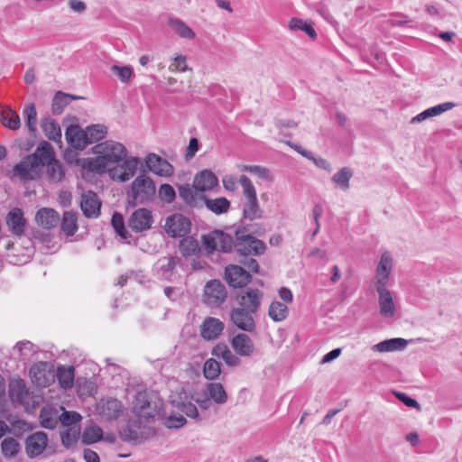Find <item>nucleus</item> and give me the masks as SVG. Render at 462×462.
Wrapping results in <instances>:
<instances>
[{
    "label": "nucleus",
    "instance_id": "60",
    "mask_svg": "<svg viewBox=\"0 0 462 462\" xmlns=\"http://www.w3.org/2000/svg\"><path fill=\"white\" fill-rule=\"evenodd\" d=\"M322 215H323V207L320 204H316L312 209V216H313V219H314V222L316 225V228H315L314 232L312 233V237H314L319 231L320 224H319V219Z\"/></svg>",
    "mask_w": 462,
    "mask_h": 462
},
{
    "label": "nucleus",
    "instance_id": "26",
    "mask_svg": "<svg viewBox=\"0 0 462 462\" xmlns=\"http://www.w3.org/2000/svg\"><path fill=\"white\" fill-rule=\"evenodd\" d=\"M218 184L216 175L208 170L198 173L193 180V188L198 191H208L213 189Z\"/></svg>",
    "mask_w": 462,
    "mask_h": 462
},
{
    "label": "nucleus",
    "instance_id": "56",
    "mask_svg": "<svg viewBox=\"0 0 462 462\" xmlns=\"http://www.w3.org/2000/svg\"><path fill=\"white\" fill-rule=\"evenodd\" d=\"M186 419L180 414H172L164 419V425L169 429H180L186 424Z\"/></svg>",
    "mask_w": 462,
    "mask_h": 462
},
{
    "label": "nucleus",
    "instance_id": "2",
    "mask_svg": "<svg viewBox=\"0 0 462 462\" xmlns=\"http://www.w3.org/2000/svg\"><path fill=\"white\" fill-rule=\"evenodd\" d=\"M393 267V258L388 252H384L376 268V290L379 294L380 313L385 318L394 315L395 308L393 297L386 289L390 273Z\"/></svg>",
    "mask_w": 462,
    "mask_h": 462
},
{
    "label": "nucleus",
    "instance_id": "59",
    "mask_svg": "<svg viewBox=\"0 0 462 462\" xmlns=\"http://www.w3.org/2000/svg\"><path fill=\"white\" fill-rule=\"evenodd\" d=\"M456 106V104L453 102H445L439 104L437 106L430 107L432 116H439L446 111H448Z\"/></svg>",
    "mask_w": 462,
    "mask_h": 462
},
{
    "label": "nucleus",
    "instance_id": "13",
    "mask_svg": "<svg viewBox=\"0 0 462 462\" xmlns=\"http://www.w3.org/2000/svg\"><path fill=\"white\" fill-rule=\"evenodd\" d=\"M153 223L152 213L148 208H138L128 219V226L135 233L149 230Z\"/></svg>",
    "mask_w": 462,
    "mask_h": 462
},
{
    "label": "nucleus",
    "instance_id": "44",
    "mask_svg": "<svg viewBox=\"0 0 462 462\" xmlns=\"http://www.w3.org/2000/svg\"><path fill=\"white\" fill-rule=\"evenodd\" d=\"M352 176V171L347 167H344L333 175L332 181L343 190H346L349 189V180Z\"/></svg>",
    "mask_w": 462,
    "mask_h": 462
},
{
    "label": "nucleus",
    "instance_id": "23",
    "mask_svg": "<svg viewBox=\"0 0 462 462\" xmlns=\"http://www.w3.org/2000/svg\"><path fill=\"white\" fill-rule=\"evenodd\" d=\"M6 224L12 234L18 236L23 235L26 228V219L23 217V210L19 208L10 210L6 216Z\"/></svg>",
    "mask_w": 462,
    "mask_h": 462
},
{
    "label": "nucleus",
    "instance_id": "17",
    "mask_svg": "<svg viewBox=\"0 0 462 462\" xmlns=\"http://www.w3.org/2000/svg\"><path fill=\"white\" fill-rule=\"evenodd\" d=\"M225 277L231 287L241 288L251 281L250 273L239 265L230 264L226 267Z\"/></svg>",
    "mask_w": 462,
    "mask_h": 462
},
{
    "label": "nucleus",
    "instance_id": "4",
    "mask_svg": "<svg viewBox=\"0 0 462 462\" xmlns=\"http://www.w3.org/2000/svg\"><path fill=\"white\" fill-rule=\"evenodd\" d=\"M162 408V400L152 391H140L133 402V413L140 420L154 418Z\"/></svg>",
    "mask_w": 462,
    "mask_h": 462
},
{
    "label": "nucleus",
    "instance_id": "7",
    "mask_svg": "<svg viewBox=\"0 0 462 462\" xmlns=\"http://www.w3.org/2000/svg\"><path fill=\"white\" fill-rule=\"evenodd\" d=\"M179 269L184 270V266L180 258L177 256L162 258L153 268L158 279L168 282H175L181 277Z\"/></svg>",
    "mask_w": 462,
    "mask_h": 462
},
{
    "label": "nucleus",
    "instance_id": "36",
    "mask_svg": "<svg viewBox=\"0 0 462 462\" xmlns=\"http://www.w3.org/2000/svg\"><path fill=\"white\" fill-rule=\"evenodd\" d=\"M168 23L180 38L189 40L195 38V32L192 29L180 19L171 17Z\"/></svg>",
    "mask_w": 462,
    "mask_h": 462
},
{
    "label": "nucleus",
    "instance_id": "25",
    "mask_svg": "<svg viewBox=\"0 0 462 462\" xmlns=\"http://www.w3.org/2000/svg\"><path fill=\"white\" fill-rule=\"evenodd\" d=\"M231 346L236 354L241 356H250L254 352L253 340L245 333L235 336L231 341Z\"/></svg>",
    "mask_w": 462,
    "mask_h": 462
},
{
    "label": "nucleus",
    "instance_id": "33",
    "mask_svg": "<svg viewBox=\"0 0 462 462\" xmlns=\"http://www.w3.org/2000/svg\"><path fill=\"white\" fill-rule=\"evenodd\" d=\"M206 393L210 398L212 402L217 404H225L227 402L228 396L220 383H209L206 386Z\"/></svg>",
    "mask_w": 462,
    "mask_h": 462
},
{
    "label": "nucleus",
    "instance_id": "19",
    "mask_svg": "<svg viewBox=\"0 0 462 462\" xmlns=\"http://www.w3.org/2000/svg\"><path fill=\"white\" fill-rule=\"evenodd\" d=\"M98 414L106 420L117 419L123 412L121 402L114 398L102 399L97 407Z\"/></svg>",
    "mask_w": 462,
    "mask_h": 462
},
{
    "label": "nucleus",
    "instance_id": "63",
    "mask_svg": "<svg viewBox=\"0 0 462 462\" xmlns=\"http://www.w3.org/2000/svg\"><path fill=\"white\" fill-rule=\"evenodd\" d=\"M223 186L226 190L234 191L236 189V184L239 182L233 175H226L223 180Z\"/></svg>",
    "mask_w": 462,
    "mask_h": 462
},
{
    "label": "nucleus",
    "instance_id": "28",
    "mask_svg": "<svg viewBox=\"0 0 462 462\" xmlns=\"http://www.w3.org/2000/svg\"><path fill=\"white\" fill-rule=\"evenodd\" d=\"M35 221L40 226L51 229L58 225L60 215L52 208H42L37 211Z\"/></svg>",
    "mask_w": 462,
    "mask_h": 462
},
{
    "label": "nucleus",
    "instance_id": "8",
    "mask_svg": "<svg viewBox=\"0 0 462 462\" xmlns=\"http://www.w3.org/2000/svg\"><path fill=\"white\" fill-rule=\"evenodd\" d=\"M202 243L209 254L214 251L228 253L235 246L233 237L221 230H214L202 236Z\"/></svg>",
    "mask_w": 462,
    "mask_h": 462
},
{
    "label": "nucleus",
    "instance_id": "43",
    "mask_svg": "<svg viewBox=\"0 0 462 462\" xmlns=\"http://www.w3.org/2000/svg\"><path fill=\"white\" fill-rule=\"evenodd\" d=\"M61 229L67 236H73L78 229L77 215L74 212L67 211L63 214Z\"/></svg>",
    "mask_w": 462,
    "mask_h": 462
},
{
    "label": "nucleus",
    "instance_id": "62",
    "mask_svg": "<svg viewBox=\"0 0 462 462\" xmlns=\"http://www.w3.org/2000/svg\"><path fill=\"white\" fill-rule=\"evenodd\" d=\"M69 9L78 14H83L87 10V5L81 0H69Z\"/></svg>",
    "mask_w": 462,
    "mask_h": 462
},
{
    "label": "nucleus",
    "instance_id": "50",
    "mask_svg": "<svg viewBox=\"0 0 462 462\" xmlns=\"http://www.w3.org/2000/svg\"><path fill=\"white\" fill-rule=\"evenodd\" d=\"M2 121L4 125L11 130H16L21 125L19 115L12 109H6L3 111Z\"/></svg>",
    "mask_w": 462,
    "mask_h": 462
},
{
    "label": "nucleus",
    "instance_id": "15",
    "mask_svg": "<svg viewBox=\"0 0 462 462\" xmlns=\"http://www.w3.org/2000/svg\"><path fill=\"white\" fill-rule=\"evenodd\" d=\"M139 160L131 157L123 161L121 164L109 171L110 177L117 181L125 182L129 180L137 171Z\"/></svg>",
    "mask_w": 462,
    "mask_h": 462
},
{
    "label": "nucleus",
    "instance_id": "53",
    "mask_svg": "<svg viewBox=\"0 0 462 462\" xmlns=\"http://www.w3.org/2000/svg\"><path fill=\"white\" fill-rule=\"evenodd\" d=\"M2 452L6 457H14L19 451V444L13 438L5 439L1 445Z\"/></svg>",
    "mask_w": 462,
    "mask_h": 462
},
{
    "label": "nucleus",
    "instance_id": "49",
    "mask_svg": "<svg viewBox=\"0 0 462 462\" xmlns=\"http://www.w3.org/2000/svg\"><path fill=\"white\" fill-rule=\"evenodd\" d=\"M30 133H34L37 126V112L34 104L27 105L23 112Z\"/></svg>",
    "mask_w": 462,
    "mask_h": 462
},
{
    "label": "nucleus",
    "instance_id": "46",
    "mask_svg": "<svg viewBox=\"0 0 462 462\" xmlns=\"http://www.w3.org/2000/svg\"><path fill=\"white\" fill-rule=\"evenodd\" d=\"M103 437V430L97 425L87 427L82 434V440L85 444H93L99 441Z\"/></svg>",
    "mask_w": 462,
    "mask_h": 462
},
{
    "label": "nucleus",
    "instance_id": "48",
    "mask_svg": "<svg viewBox=\"0 0 462 462\" xmlns=\"http://www.w3.org/2000/svg\"><path fill=\"white\" fill-rule=\"evenodd\" d=\"M220 364L214 358L208 359L203 365V374L208 380H215L220 374Z\"/></svg>",
    "mask_w": 462,
    "mask_h": 462
},
{
    "label": "nucleus",
    "instance_id": "61",
    "mask_svg": "<svg viewBox=\"0 0 462 462\" xmlns=\"http://www.w3.org/2000/svg\"><path fill=\"white\" fill-rule=\"evenodd\" d=\"M249 172L256 174L257 176H259L260 178H262L263 180H272L270 171L267 168L263 167V166L252 165L251 169H249Z\"/></svg>",
    "mask_w": 462,
    "mask_h": 462
},
{
    "label": "nucleus",
    "instance_id": "11",
    "mask_svg": "<svg viewBox=\"0 0 462 462\" xmlns=\"http://www.w3.org/2000/svg\"><path fill=\"white\" fill-rule=\"evenodd\" d=\"M226 297V289L221 282L212 280L207 282L204 288V302L208 306L211 308L219 307L225 302Z\"/></svg>",
    "mask_w": 462,
    "mask_h": 462
},
{
    "label": "nucleus",
    "instance_id": "21",
    "mask_svg": "<svg viewBox=\"0 0 462 462\" xmlns=\"http://www.w3.org/2000/svg\"><path fill=\"white\" fill-rule=\"evenodd\" d=\"M225 328L224 323L213 317L206 318L200 326V336L206 340L217 339Z\"/></svg>",
    "mask_w": 462,
    "mask_h": 462
},
{
    "label": "nucleus",
    "instance_id": "30",
    "mask_svg": "<svg viewBox=\"0 0 462 462\" xmlns=\"http://www.w3.org/2000/svg\"><path fill=\"white\" fill-rule=\"evenodd\" d=\"M55 378L58 379L61 388L67 390L72 388L75 378V368L72 365H59L55 371Z\"/></svg>",
    "mask_w": 462,
    "mask_h": 462
},
{
    "label": "nucleus",
    "instance_id": "54",
    "mask_svg": "<svg viewBox=\"0 0 462 462\" xmlns=\"http://www.w3.org/2000/svg\"><path fill=\"white\" fill-rule=\"evenodd\" d=\"M158 196L162 201L170 204L174 201L176 192L170 184H162L159 189Z\"/></svg>",
    "mask_w": 462,
    "mask_h": 462
},
{
    "label": "nucleus",
    "instance_id": "10",
    "mask_svg": "<svg viewBox=\"0 0 462 462\" xmlns=\"http://www.w3.org/2000/svg\"><path fill=\"white\" fill-rule=\"evenodd\" d=\"M32 382L38 387H47L55 381L54 365L50 362H38L29 371Z\"/></svg>",
    "mask_w": 462,
    "mask_h": 462
},
{
    "label": "nucleus",
    "instance_id": "5",
    "mask_svg": "<svg viewBox=\"0 0 462 462\" xmlns=\"http://www.w3.org/2000/svg\"><path fill=\"white\" fill-rule=\"evenodd\" d=\"M155 185L152 180L145 175H139L133 181L128 193L127 202L130 207L150 202L155 195Z\"/></svg>",
    "mask_w": 462,
    "mask_h": 462
},
{
    "label": "nucleus",
    "instance_id": "14",
    "mask_svg": "<svg viewBox=\"0 0 462 462\" xmlns=\"http://www.w3.org/2000/svg\"><path fill=\"white\" fill-rule=\"evenodd\" d=\"M263 293L258 289H246L236 296L240 308L256 313L261 306Z\"/></svg>",
    "mask_w": 462,
    "mask_h": 462
},
{
    "label": "nucleus",
    "instance_id": "38",
    "mask_svg": "<svg viewBox=\"0 0 462 462\" xmlns=\"http://www.w3.org/2000/svg\"><path fill=\"white\" fill-rule=\"evenodd\" d=\"M268 315L274 322H281L287 319L289 309L285 303L274 300L269 306Z\"/></svg>",
    "mask_w": 462,
    "mask_h": 462
},
{
    "label": "nucleus",
    "instance_id": "20",
    "mask_svg": "<svg viewBox=\"0 0 462 462\" xmlns=\"http://www.w3.org/2000/svg\"><path fill=\"white\" fill-rule=\"evenodd\" d=\"M145 162L148 169L156 175L170 177L174 172L173 166L155 153H150L147 156Z\"/></svg>",
    "mask_w": 462,
    "mask_h": 462
},
{
    "label": "nucleus",
    "instance_id": "18",
    "mask_svg": "<svg viewBox=\"0 0 462 462\" xmlns=\"http://www.w3.org/2000/svg\"><path fill=\"white\" fill-rule=\"evenodd\" d=\"M48 444L47 434L37 431L27 437L25 440V451L29 457L33 458L43 453Z\"/></svg>",
    "mask_w": 462,
    "mask_h": 462
},
{
    "label": "nucleus",
    "instance_id": "34",
    "mask_svg": "<svg viewBox=\"0 0 462 462\" xmlns=\"http://www.w3.org/2000/svg\"><path fill=\"white\" fill-rule=\"evenodd\" d=\"M404 349V338L395 337L375 344L373 350L380 353L393 352Z\"/></svg>",
    "mask_w": 462,
    "mask_h": 462
},
{
    "label": "nucleus",
    "instance_id": "35",
    "mask_svg": "<svg viewBox=\"0 0 462 462\" xmlns=\"http://www.w3.org/2000/svg\"><path fill=\"white\" fill-rule=\"evenodd\" d=\"M204 203L206 208L216 215L226 213L230 208V201L224 197L217 199L205 198Z\"/></svg>",
    "mask_w": 462,
    "mask_h": 462
},
{
    "label": "nucleus",
    "instance_id": "32",
    "mask_svg": "<svg viewBox=\"0 0 462 462\" xmlns=\"http://www.w3.org/2000/svg\"><path fill=\"white\" fill-rule=\"evenodd\" d=\"M41 127L46 137L55 143L61 141V129L60 125L50 117L42 120Z\"/></svg>",
    "mask_w": 462,
    "mask_h": 462
},
{
    "label": "nucleus",
    "instance_id": "58",
    "mask_svg": "<svg viewBox=\"0 0 462 462\" xmlns=\"http://www.w3.org/2000/svg\"><path fill=\"white\" fill-rule=\"evenodd\" d=\"M180 410L181 412H183L186 416L198 420H200L201 418L199 417L197 406L192 402H182L180 405Z\"/></svg>",
    "mask_w": 462,
    "mask_h": 462
},
{
    "label": "nucleus",
    "instance_id": "64",
    "mask_svg": "<svg viewBox=\"0 0 462 462\" xmlns=\"http://www.w3.org/2000/svg\"><path fill=\"white\" fill-rule=\"evenodd\" d=\"M230 351V349L227 347L225 344H217L213 349H212V356L221 358L222 360L224 357L227 355V353Z\"/></svg>",
    "mask_w": 462,
    "mask_h": 462
},
{
    "label": "nucleus",
    "instance_id": "31",
    "mask_svg": "<svg viewBox=\"0 0 462 462\" xmlns=\"http://www.w3.org/2000/svg\"><path fill=\"white\" fill-rule=\"evenodd\" d=\"M60 411L52 406H45L40 411L41 425L45 429L53 430L59 423Z\"/></svg>",
    "mask_w": 462,
    "mask_h": 462
},
{
    "label": "nucleus",
    "instance_id": "57",
    "mask_svg": "<svg viewBox=\"0 0 462 462\" xmlns=\"http://www.w3.org/2000/svg\"><path fill=\"white\" fill-rule=\"evenodd\" d=\"M111 223L116 232L123 238L127 237V231L125 227L124 218L121 214L115 213L112 216Z\"/></svg>",
    "mask_w": 462,
    "mask_h": 462
},
{
    "label": "nucleus",
    "instance_id": "29",
    "mask_svg": "<svg viewBox=\"0 0 462 462\" xmlns=\"http://www.w3.org/2000/svg\"><path fill=\"white\" fill-rule=\"evenodd\" d=\"M42 168L46 166V174L52 182H60L64 177V169L61 163L55 159V152L51 147V159L48 162L41 161Z\"/></svg>",
    "mask_w": 462,
    "mask_h": 462
},
{
    "label": "nucleus",
    "instance_id": "12",
    "mask_svg": "<svg viewBox=\"0 0 462 462\" xmlns=\"http://www.w3.org/2000/svg\"><path fill=\"white\" fill-rule=\"evenodd\" d=\"M164 230L171 237H184L190 231V222L183 215L176 213L166 218Z\"/></svg>",
    "mask_w": 462,
    "mask_h": 462
},
{
    "label": "nucleus",
    "instance_id": "9",
    "mask_svg": "<svg viewBox=\"0 0 462 462\" xmlns=\"http://www.w3.org/2000/svg\"><path fill=\"white\" fill-rule=\"evenodd\" d=\"M236 242L235 249L240 255H261L266 250L265 244L251 235H242L239 231L236 232Z\"/></svg>",
    "mask_w": 462,
    "mask_h": 462
},
{
    "label": "nucleus",
    "instance_id": "42",
    "mask_svg": "<svg viewBox=\"0 0 462 462\" xmlns=\"http://www.w3.org/2000/svg\"><path fill=\"white\" fill-rule=\"evenodd\" d=\"M14 350L19 353L21 359L27 360L38 352V347L30 341H20L14 346Z\"/></svg>",
    "mask_w": 462,
    "mask_h": 462
},
{
    "label": "nucleus",
    "instance_id": "51",
    "mask_svg": "<svg viewBox=\"0 0 462 462\" xmlns=\"http://www.w3.org/2000/svg\"><path fill=\"white\" fill-rule=\"evenodd\" d=\"M111 71L116 75L123 83H127L133 76V68L129 65L119 66L114 64L111 67Z\"/></svg>",
    "mask_w": 462,
    "mask_h": 462
},
{
    "label": "nucleus",
    "instance_id": "52",
    "mask_svg": "<svg viewBox=\"0 0 462 462\" xmlns=\"http://www.w3.org/2000/svg\"><path fill=\"white\" fill-rule=\"evenodd\" d=\"M169 69L172 72H185L190 70L187 64V57L182 54H178L172 59Z\"/></svg>",
    "mask_w": 462,
    "mask_h": 462
},
{
    "label": "nucleus",
    "instance_id": "39",
    "mask_svg": "<svg viewBox=\"0 0 462 462\" xmlns=\"http://www.w3.org/2000/svg\"><path fill=\"white\" fill-rule=\"evenodd\" d=\"M80 98V97L66 94L63 92H58L52 100V112L53 114L60 115L63 112L65 106H67L72 100Z\"/></svg>",
    "mask_w": 462,
    "mask_h": 462
},
{
    "label": "nucleus",
    "instance_id": "47",
    "mask_svg": "<svg viewBox=\"0 0 462 462\" xmlns=\"http://www.w3.org/2000/svg\"><path fill=\"white\" fill-rule=\"evenodd\" d=\"M80 434V427L79 426H72L69 428H65L63 431L60 432V438L62 444L69 448L72 444H74Z\"/></svg>",
    "mask_w": 462,
    "mask_h": 462
},
{
    "label": "nucleus",
    "instance_id": "22",
    "mask_svg": "<svg viewBox=\"0 0 462 462\" xmlns=\"http://www.w3.org/2000/svg\"><path fill=\"white\" fill-rule=\"evenodd\" d=\"M80 207L87 217H97L100 215L101 202L93 191H88L81 197Z\"/></svg>",
    "mask_w": 462,
    "mask_h": 462
},
{
    "label": "nucleus",
    "instance_id": "6",
    "mask_svg": "<svg viewBox=\"0 0 462 462\" xmlns=\"http://www.w3.org/2000/svg\"><path fill=\"white\" fill-rule=\"evenodd\" d=\"M239 183L246 199V201L243 204L244 217L251 221L261 218L263 217V210L259 206L256 189L252 181L247 176L242 175L239 178Z\"/></svg>",
    "mask_w": 462,
    "mask_h": 462
},
{
    "label": "nucleus",
    "instance_id": "40",
    "mask_svg": "<svg viewBox=\"0 0 462 462\" xmlns=\"http://www.w3.org/2000/svg\"><path fill=\"white\" fill-rule=\"evenodd\" d=\"M180 252L185 257L196 255L200 252L199 242L191 236L184 237L180 242Z\"/></svg>",
    "mask_w": 462,
    "mask_h": 462
},
{
    "label": "nucleus",
    "instance_id": "37",
    "mask_svg": "<svg viewBox=\"0 0 462 462\" xmlns=\"http://www.w3.org/2000/svg\"><path fill=\"white\" fill-rule=\"evenodd\" d=\"M84 130L88 145L104 139L107 134V127L101 124L88 125Z\"/></svg>",
    "mask_w": 462,
    "mask_h": 462
},
{
    "label": "nucleus",
    "instance_id": "41",
    "mask_svg": "<svg viewBox=\"0 0 462 462\" xmlns=\"http://www.w3.org/2000/svg\"><path fill=\"white\" fill-rule=\"evenodd\" d=\"M288 28L291 31H302L311 39L317 37V33L310 23L299 18H291L289 21Z\"/></svg>",
    "mask_w": 462,
    "mask_h": 462
},
{
    "label": "nucleus",
    "instance_id": "3",
    "mask_svg": "<svg viewBox=\"0 0 462 462\" xmlns=\"http://www.w3.org/2000/svg\"><path fill=\"white\" fill-rule=\"evenodd\" d=\"M51 159V145L42 141L40 143L35 152L24 157L14 168V175L23 180H32L39 178L42 173V163L50 162Z\"/></svg>",
    "mask_w": 462,
    "mask_h": 462
},
{
    "label": "nucleus",
    "instance_id": "55",
    "mask_svg": "<svg viewBox=\"0 0 462 462\" xmlns=\"http://www.w3.org/2000/svg\"><path fill=\"white\" fill-rule=\"evenodd\" d=\"M179 194L183 201L189 205H193L196 201L197 195L194 191V188L190 187L189 184L180 186Z\"/></svg>",
    "mask_w": 462,
    "mask_h": 462
},
{
    "label": "nucleus",
    "instance_id": "1",
    "mask_svg": "<svg viewBox=\"0 0 462 462\" xmlns=\"http://www.w3.org/2000/svg\"><path fill=\"white\" fill-rule=\"evenodd\" d=\"M95 158H85L80 165L89 172L102 174L111 164L119 163L126 157V148L121 143L107 140L92 148Z\"/></svg>",
    "mask_w": 462,
    "mask_h": 462
},
{
    "label": "nucleus",
    "instance_id": "45",
    "mask_svg": "<svg viewBox=\"0 0 462 462\" xmlns=\"http://www.w3.org/2000/svg\"><path fill=\"white\" fill-rule=\"evenodd\" d=\"M62 412L60 414L59 421L62 424L63 428L72 426H79V422L81 420V415L76 411H68L63 407L60 408Z\"/></svg>",
    "mask_w": 462,
    "mask_h": 462
},
{
    "label": "nucleus",
    "instance_id": "16",
    "mask_svg": "<svg viewBox=\"0 0 462 462\" xmlns=\"http://www.w3.org/2000/svg\"><path fill=\"white\" fill-rule=\"evenodd\" d=\"M254 312L243 308H234L230 312L232 323L241 330L252 332L255 328Z\"/></svg>",
    "mask_w": 462,
    "mask_h": 462
},
{
    "label": "nucleus",
    "instance_id": "27",
    "mask_svg": "<svg viewBox=\"0 0 462 462\" xmlns=\"http://www.w3.org/2000/svg\"><path fill=\"white\" fill-rule=\"evenodd\" d=\"M65 137L70 146L77 150H83L88 146L85 130L78 125H69L65 132Z\"/></svg>",
    "mask_w": 462,
    "mask_h": 462
},
{
    "label": "nucleus",
    "instance_id": "24",
    "mask_svg": "<svg viewBox=\"0 0 462 462\" xmlns=\"http://www.w3.org/2000/svg\"><path fill=\"white\" fill-rule=\"evenodd\" d=\"M9 397L14 403L23 406L29 405L30 393L23 380H16L10 383Z\"/></svg>",
    "mask_w": 462,
    "mask_h": 462
}]
</instances>
